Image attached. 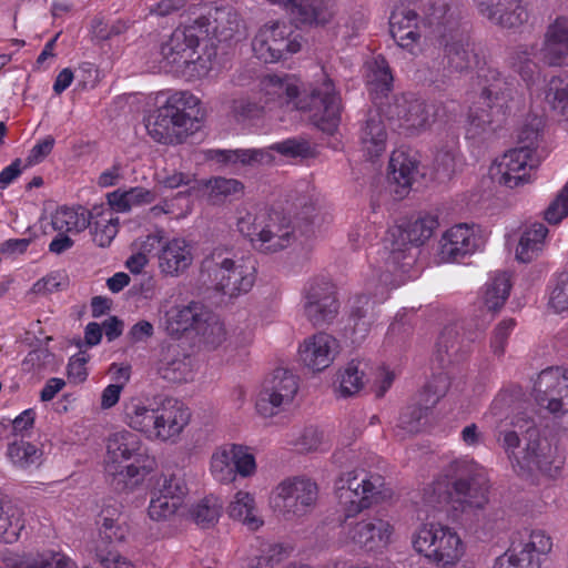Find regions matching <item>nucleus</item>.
I'll list each match as a JSON object with an SVG mask.
<instances>
[{"label": "nucleus", "instance_id": "nucleus-58", "mask_svg": "<svg viewBox=\"0 0 568 568\" xmlns=\"http://www.w3.org/2000/svg\"><path fill=\"white\" fill-rule=\"evenodd\" d=\"M182 504L181 500H173L153 490L148 508L149 517L155 521L169 520L176 514Z\"/></svg>", "mask_w": 568, "mask_h": 568}, {"label": "nucleus", "instance_id": "nucleus-21", "mask_svg": "<svg viewBox=\"0 0 568 568\" xmlns=\"http://www.w3.org/2000/svg\"><path fill=\"white\" fill-rule=\"evenodd\" d=\"M346 528L347 540L365 551H378L385 548L393 534V526L377 516L347 524Z\"/></svg>", "mask_w": 568, "mask_h": 568}, {"label": "nucleus", "instance_id": "nucleus-45", "mask_svg": "<svg viewBox=\"0 0 568 568\" xmlns=\"http://www.w3.org/2000/svg\"><path fill=\"white\" fill-rule=\"evenodd\" d=\"M90 210L60 207L52 216V227L57 232L80 233L90 226Z\"/></svg>", "mask_w": 568, "mask_h": 568}, {"label": "nucleus", "instance_id": "nucleus-25", "mask_svg": "<svg viewBox=\"0 0 568 568\" xmlns=\"http://www.w3.org/2000/svg\"><path fill=\"white\" fill-rule=\"evenodd\" d=\"M338 341L327 333H316L306 337L298 347V357L305 367L313 372L327 368L338 354Z\"/></svg>", "mask_w": 568, "mask_h": 568}, {"label": "nucleus", "instance_id": "nucleus-18", "mask_svg": "<svg viewBox=\"0 0 568 568\" xmlns=\"http://www.w3.org/2000/svg\"><path fill=\"white\" fill-rule=\"evenodd\" d=\"M385 115L389 121H396L399 128L410 133L425 130L435 121L433 106L413 95L395 97L385 106Z\"/></svg>", "mask_w": 568, "mask_h": 568}, {"label": "nucleus", "instance_id": "nucleus-13", "mask_svg": "<svg viewBox=\"0 0 568 568\" xmlns=\"http://www.w3.org/2000/svg\"><path fill=\"white\" fill-rule=\"evenodd\" d=\"M542 159L541 153H529L525 149L515 148L493 164L490 174L495 181L506 187L521 186L532 181L531 171L539 166Z\"/></svg>", "mask_w": 568, "mask_h": 568}, {"label": "nucleus", "instance_id": "nucleus-11", "mask_svg": "<svg viewBox=\"0 0 568 568\" xmlns=\"http://www.w3.org/2000/svg\"><path fill=\"white\" fill-rule=\"evenodd\" d=\"M298 390L297 377L286 368H276L260 390L255 407L263 417H272L291 405Z\"/></svg>", "mask_w": 568, "mask_h": 568}, {"label": "nucleus", "instance_id": "nucleus-26", "mask_svg": "<svg viewBox=\"0 0 568 568\" xmlns=\"http://www.w3.org/2000/svg\"><path fill=\"white\" fill-rule=\"evenodd\" d=\"M538 55L548 67L568 63V17H557L547 26Z\"/></svg>", "mask_w": 568, "mask_h": 568}, {"label": "nucleus", "instance_id": "nucleus-24", "mask_svg": "<svg viewBox=\"0 0 568 568\" xmlns=\"http://www.w3.org/2000/svg\"><path fill=\"white\" fill-rule=\"evenodd\" d=\"M511 425L520 430L523 438L526 440L524 456L520 459L521 465L518 466L521 468L535 467L541 471L548 470L550 460L546 450L549 449V446L542 443L535 420L525 414H518L511 418Z\"/></svg>", "mask_w": 568, "mask_h": 568}, {"label": "nucleus", "instance_id": "nucleus-42", "mask_svg": "<svg viewBox=\"0 0 568 568\" xmlns=\"http://www.w3.org/2000/svg\"><path fill=\"white\" fill-rule=\"evenodd\" d=\"M548 229L542 223H532L523 232L517 250L516 257L520 262L529 263L538 256L544 250Z\"/></svg>", "mask_w": 568, "mask_h": 568}, {"label": "nucleus", "instance_id": "nucleus-33", "mask_svg": "<svg viewBox=\"0 0 568 568\" xmlns=\"http://www.w3.org/2000/svg\"><path fill=\"white\" fill-rule=\"evenodd\" d=\"M156 464H128L121 466L116 463H106L105 474L110 486L118 493L133 491L144 478L154 470Z\"/></svg>", "mask_w": 568, "mask_h": 568}, {"label": "nucleus", "instance_id": "nucleus-34", "mask_svg": "<svg viewBox=\"0 0 568 568\" xmlns=\"http://www.w3.org/2000/svg\"><path fill=\"white\" fill-rule=\"evenodd\" d=\"M490 22L503 28H516L528 21L529 13L523 0H499L490 7H483V13Z\"/></svg>", "mask_w": 568, "mask_h": 568}, {"label": "nucleus", "instance_id": "nucleus-56", "mask_svg": "<svg viewBox=\"0 0 568 568\" xmlns=\"http://www.w3.org/2000/svg\"><path fill=\"white\" fill-rule=\"evenodd\" d=\"M369 90L377 94H386L390 91L393 85V74L386 60L382 57H377L368 74L367 80Z\"/></svg>", "mask_w": 568, "mask_h": 568}, {"label": "nucleus", "instance_id": "nucleus-4", "mask_svg": "<svg viewBox=\"0 0 568 568\" xmlns=\"http://www.w3.org/2000/svg\"><path fill=\"white\" fill-rule=\"evenodd\" d=\"M237 231L262 253H276L293 245L297 240V226L283 211L252 207L239 211Z\"/></svg>", "mask_w": 568, "mask_h": 568}, {"label": "nucleus", "instance_id": "nucleus-20", "mask_svg": "<svg viewBox=\"0 0 568 568\" xmlns=\"http://www.w3.org/2000/svg\"><path fill=\"white\" fill-rule=\"evenodd\" d=\"M444 2L437 0L429 6L424 19L412 9H402L393 12L389 20L390 34L398 47L416 55L420 50L422 27H427L428 13L435 6Z\"/></svg>", "mask_w": 568, "mask_h": 568}, {"label": "nucleus", "instance_id": "nucleus-37", "mask_svg": "<svg viewBox=\"0 0 568 568\" xmlns=\"http://www.w3.org/2000/svg\"><path fill=\"white\" fill-rule=\"evenodd\" d=\"M115 211L109 205H95L90 210V229L94 243L100 247L111 244L119 231V217Z\"/></svg>", "mask_w": 568, "mask_h": 568}, {"label": "nucleus", "instance_id": "nucleus-50", "mask_svg": "<svg viewBox=\"0 0 568 568\" xmlns=\"http://www.w3.org/2000/svg\"><path fill=\"white\" fill-rule=\"evenodd\" d=\"M534 48L528 45H518L509 57V64L521 79L529 83L538 75V64L531 59Z\"/></svg>", "mask_w": 568, "mask_h": 568}, {"label": "nucleus", "instance_id": "nucleus-9", "mask_svg": "<svg viewBox=\"0 0 568 568\" xmlns=\"http://www.w3.org/2000/svg\"><path fill=\"white\" fill-rule=\"evenodd\" d=\"M384 477L366 470H354L343 475L336 484V495L345 518L354 517L382 498Z\"/></svg>", "mask_w": 568, "mask_h": 568}, {"label": "nucleus", "instance_id": "nucleus-55", "mask_svg": "<svg viewBox=\"0 0 568 568\" xmlns=\"http://www.w3.org/2000/svg\"><path fill=\"white\" fill-rule=\"evenodd\" d=\"M233 456L230 445L220 448L212 455L211 473L217 481L227 484L235 479Z\"/></svg>", "mask_w": 568, "mask_h": 568}, {"label": "nucleus", "instance_id": "nucleus-46", "mask_svg": "<svg viewBox=\"0 0 568 568\" xmlns=\"http://www.w3.org/2000/svg\"><path fill=\"white\" fill-rule=\"evenodd\" d=\"M23 527L21 510L9 500H0V540L17 541Z\"/></svg>", "mask_w": 568, "mask_h": 568}, {"label": "nucleus", "instance_id": "nucleus-30", "mask_svg": "<svg viewBox=\"0 0 568 568\" xmlns=\"http://www.w3.org/2000/svg\"><path fill=\"white\" fill-rule=\"evenodd\" d=\"M97 525L95 554L100 547L106 549L105 552L114 550V547L123 542L129 534V527L123 520L122 514L115 507H104L98 517Z\"/></svg>", "mask_w": 568, "mask_h": 568}, {"label": "nucleus", "instance_id": "nucleus-16", "mask_svg": "<svg viewBox=\"0 0 568 568\" xmlns=\"http://www.w3.org/2000/svg\"><path fill=\"white\" fill-rule=\"evenodd\" d=\"M532 396L540 408L551 414L568 412V371L544 369L534 384Z\"/></svg>", "mask_w": 568, "mask_h": 568}, {"label": "nucleus", "instance_id": "nucleus-28", "mask_svg": "<svg viewBox=\"0 0 568 568\" xmlns=\"http://www.w3.org/2000/svg\"><path fill=\"white\" fill-rule=\"evenodd\" d=\"M386 286H382L381 296L373 300L371 296L362 294L349 300V311L347 318V329L352 332L354 342L364 339L374 322L377 318L376 304L382 303L386 296Z\"/></svg>", "mask_w": 568, "mask_h": 568}, {"label": "nucleus", "instance_id": "nucleus-64", "mask_svg": "<svg viewBox=\"0 0 568 568\" xmlns=\"http://www.w3.org/2000/svg\"><path fill=\"white\" fill-rule=\"evenodd\" d=\"M449 387L448 377L445 374L434 376L420 393V402L427 407H434L445 396Z\"/></svg>", "mask_w": 568, "mask_h": 568}, {"label": "nucleus", "instance_id": "nucleus-41", "mask_svg": "<svg viewBox=\"0 0 568 568\" xmlns=\"http://www.w3.org/2000/svg\"><path fill=\"white\" fill-rule=\"evenodd\" d=\"M108 205L116 213H126L134 206L151 204L156 199V193L152 190L136 186L129 190H115L106 195Z\"/></svg>", "mask_w": 568, "mask_h": 568}, {"label": "nucleus", "instance_id": "nucleus-44", "mask_svg": "<svg viewBox=\"0 0 568 568\" xmlns=\"http://www.w3.org/2000/svg\"><path fill=\"white\" fill-rule=\"evenodd\" d=\"M229 516L243 523L250 530H257L263 519L257 514L254 497L245 491H237L227 508Z\"/></svg>", "mask_w": 568, "mask_h": 568}, {"label": "nucleus", "instance_id": "nucleus-8", "mask_svg": "<svg viewBox=\"0 0 568 568\" xmlns=\"http://www.w3.org/2000/svg\"><path fill=\"white\" fill-rule=\"evenodd\" d=\"M415 550L439 566L455 565L464 555V544L455 529L440 523L419 526L413 538Z\"/></svg>", "mask_w": 568, "mask_h": 568}, {"label": "nucleus", "instance_id": "nucleus-51", "mask_svg": "<svg viewBox=\"0 0 568 568\" xmlns=\"http://www.w3.org/2000/svg\"><path fill=\"white\" fill-rule=\"evenodd\" d=\"M195 333L205 345L211 347L221 345L226 337L223 323L207 310H205V315L201 317Z\"/></svg>", "mask_w": 568, "mask_h": 568}, {"label": "nucleus", "instance_id": "nucleus-22", "mask_svg": "<svg viewBox=\"0 0 568 568\" xmlns=\"http://www.w3.org/2000/svg\"><path fill=\"white\" fill-rule=\"evenodd\" d=\"M479 237L474 225L460 223L448 229L439 241L438 260L443 263L459 262L478 248Z\"/></svg>", "mask_w": 568, "mask_h": 568}, {"label": "nucleus", "instance_id": "nucleus-12", "mask_svg": "<svg viewBox=\"0 0 568 568\" xmlns=\"http://www.w3.org/2000/svg\"><path fill=\"white\" fill-rule=\"evenodd\" d=\"M438 226L436 216L426 214L409 222L405 227L396 226L390 230L394 239L388 256V263L395 267L410 266L414 258L408 253V245L419 246L429 240Z\"/></svg>", "mask_w": 568, "mask_h": 568}, {"label": "nucleus", "instance_id": "nucleus-1", "mask_svg": "<svg viewBox=\"0 0 568 568\" xmlns=\"http://www.w3.org/2000/svg\"><path fill=\"white\" fill-rule=\"evenodd\" d=\"M260 98L266 106L290 105L308 113L314 125L333 133L341 120V98L333 81L322 72V78L300 93L295 80L285 75H266L260 81Z\"/></svg>", "mask_w": 568, "mask_h": 568}, {"label": "nucleus", "instance_id": "nucleus-47", "mask_svg": "<svg viewBox=\"0 0 568 568\" xmlns=\"http://www.w3.org/2000/svg\"><path fill=\"white\" fill-rule=\"evenodd\" d=\"M7 566L9 568H77L71 559L54 552L10 559Z\"/></svg>", "mask_w": 568, "mask_h": 568}, {"label": "nucleus", "instance_id": "nucleus-3", "mask_svg": "<svg viewBox=\"0 0 568 568\" xmlns=\"http://www.w3.org/2000/svg\"><path fill=\"white\" fill-rule=\"evenodd\" d=\"M478 100L469 109L467 134L471 138L495 131L510 109L516 93L513 80L493 67L477 73Z\"/></svg>", "mask_w": 568, "mask_h": 568}, {"label": "nucleus", "instance_id": "nucleus-52", "mask_svg": "<svg viewBox=\"0 0 568 568\" xmlns=\"http://www.w3.org/2000/svg\"><path fill=\"white\" fill-rule=\"evenodd\" d=\"M209 189V201L214 204H222L226 200L241 195L244 185L241 181L226 178H214L206 184Z\"/></svg>", "mask_w": 568, "mask_h": 568}, {"label": "nucleus", "instance_id": "nucleus-49", "mask_svg": "<svg viewBox=\"0 0 568 568\" xmlns=\"http://www.w3.org/2000/svg\"><path fill=\"white\" fill-rule=\"evenodd\" d=\"M544 121L541 118L534 116L527 121L518 133V146L529 153H541L546 156V150L540 148L542 141Z\"/></svg>", "mask_w": 568, "mask_h": 568}, {"label": "nucleus", "instance_id": "nucleus-61", "mask_svg": "<svg viewBox=\"0 0 568 568\" xmlns=\"http://www.w3.org/2000/svg\"><path fill=\"white\" fill-rule=\"evenodd\" d=\"M154 491L165 495L173 500L183 501L187 495L189 488L182 475L163 474L156 481Z\"/></svg>", "mask_w": 568, "mask_h": 568}, {"label": "nucleus", "instance_id": "nucleus-39", "mask_svg": "<svg viewBox=\"0 0 568 568\" xmlns=\"http://www.w3.org/2000/svg\"><path fill=\"white\" fill-rule=\"evenodd\" d=\"M203 315H205V308L200 303L173 306L165 313L166 331L171 335H179L189 329L195 332Z\"/></svg>", "mask_w": 568, "mask_h": 568}, {"label": "nucleus", "instance_id": "nucleus-23", "mask_svg": "<svg viewBox=\"0 0 568 568\" xmlns=\"http://www.w3.org/2000/svg\"><path fill=\"white\" fill-rule=\"evenodd\" d=\"M190 409L175 398H164L156 406L151 439L166 442L178 437L190 423Z\"/></svg>", "mask_w": 568, "mask_h": 568}, {"label": "nucleus", "instance_id": "nucleus-7", "mask_svg": "<svg viewBox=\"0 0 568 568\" xmlns=\"http://www.w3.org/2000/svg\"><path fill=\"white\" fill-rule=\"evenodd\" d=\"M488 485L484 474L473 466L458 467L457 477L449 481L438 479L425 493V500L433 505L449 504L462 510L483 508L488 501Z\"/></svg>", "mask_w": 568, "mask_h": 568}, {"label": "nucleus", "instance_id": "nucleus-59", "mask_svg": "<svg viewBox=\"0 0 568 568\" xmlns=\"http://www.w3.org/2000/svg\"><path fill=\"white\" fill-rule=\"evenodd\" d=\"M546 102L552 110L558 111L560 114L568 113V81L559 77H552L546 89Z\"/></svg>", "mask_w": 568, "mask_h": 568}, {"label": "nucleus", "instance_id": "nucleus-6", "mask_svg": "<svg viewBox=\"0 0 568 568\" xmlns=\"http://www.w3.org/2000/svg\"><path fill=\"white\" fill-rule=\"evenodd\" d=\"M255 261L229 250L215 248L202 262V273L207 274L215 291L237 297L251 291L255 283Z\"/></svg>", "mask_w": 568, "mask_h": 568}, {"label": "nucleus", "instance_id": "nucleus-27", "mask_svg": "<svg viewBox=\"0 0 568 568\" xmlns=\"http://www.w3.org/2000/svg\"><path fill=\"white\" fill-rule=\"evenodd\" d=\"M196 20L207 22V33L203 34V40L214 39L219 43H232L245 36L244 22L239 12L231 7L216 8L210 18L200 17Z\"/></svg>", "mask_w": 568, "mask_h": 568}, {"label": "nucleus", "instance_id": "nucleus-36", "mask_svg": "<svg viewBox=\"0 0 568 568\" xmlns=\"http://www.w3.org/2000/svg\"><path fill=\"white\" fill-rule=\"evenodd\" d=\"M156 406L148 405L146 400L132 397L123 403L122 419L131 429L151 438L154 430Z\"/></svg>", "mask_w": 568, "mask_h": 568}, {"label": "nucleus", "instance_id": "nucleus-32", "mask_svg": "<svg viewBox=\"0 0 568 568\" xmlns=\"http://www.w3.org/2000/svg\"><path fill=\"white\" fill-rule=\"evenodd\" d=\"M388 169V180L395 185L396 199H404L418 174L417 160L404 150H395L390 155Z\"/></svg>", "mask_w": 568, "mask_h": 568}, {"label": "nucleus", "instance_id": "nucleus-60", "mask_svg": "<svg viewBox=\"0 0 568 568\" xmlns=\"http://www.w3.org/2000/svg\"><path fill=\"white\" fill-rule=\"evenodd\" d=\"M496 432V439L498 445L504 449L507 454L509 460L513 465H521V460L517 455L516 450L520 446V430L509 423V427L503 428L501 424L498 425Z\"/></svg>", "mask_w": 568, "mask_h": 568}, {"label": "nucleus", "instance_id": "nucleus-29", "mask_svg": "<svg viewBox=\"0 0 568 568\" xmlns=\"http://www.w3.org/2000/svg\"><path fill=\"white\" fill-rule=\"evenodd\" d=\"M106 453V463L121 464L131 460L130 464H142V460H145V464H155L142 440L129 430L112 434L108 439Z\"/></svg>", "mask_w": 568, "mask_h": 568}, {"label": "nucleus", "instance_id": "nucleus-5", "mask_svg": "<svg viewBox=\"0 0 568 568\" xmlns=\"http://www.w3.org/2000/svg\"><path fill=\"white\" fill-rule=\"evenodd\" d=\"M199 104L189 91L170 93L165 101L148 118L149 135L162 144H180L193 132L194 121L187 110Z\"/></svg>", "mask_w": 568, "mask_h": 568}, {"label": "nucleus", "instance_id": "nucleus-10", "mask_svg": "<svg viewBox=\"0 0 568 568\" xmlns=\"http://www.w3.org/2000/svg\"><path fill=\"white\" fill-rule=\"evenodd\" d=\"M300 36L284 21L262 26L252 41L256 58L265 63L277 62L301 50Z\"/></svg>", "mask_w": 568, "mask_h": 568}, {"label": "nucleus", "instance_id": "nucleus-14", "mask_svg": "<svg viewBox=\"0 0 568 568\" xmlns=\"http://www.w3.org/2000/svg\"><path fill=\"white\" fill-rule=\"evenodd\" d=\"M552 549V540L544 530H532L527 540L513 542L496 559L495 568H540L541 556Z\"/></svg>", "mask_w": 568, "mask_h": 568}, {"label": "nucleus", "instance_id": "nucleus-57", "mask_svg": "<svg viewBox=\"0 0 568 568\" xmlns=\"http://www.w3.org/2000/svg\"><path fill=\"white\" fill-rule=\"evenodd\" d=\"M361 362L352 361L338 375V392L341 396L348 397L357 394L364 386V372L359 368Z\"/></svg>", "mask_w": 568, "mask_h": 568}, {"label": "nucleus", "instance_id": "nucleus-63", "mask_svg": "<svg viewBox=\"0 0 568 568\" xmlns=\"http://www.w3.org/2000/svg\"><path fill=\"white\" fill-rule=\"evenodd\" d=\"M264 109L262 98L242 97L234 99L231 104L233 115L242 120L258 118Z\"/></svg>", "mask_w": 568, "mask_h": 568}, {"label": "nucleus", "instance_id": "nucleus-43", "mask_svg": "<svg viewBox=\"0 0 568 568\" xmlns=\"http://www.w3.org/2000/svg\"><path fill=\"white\" fill-rule=\"evenodd\" d=\"M511 281L509 273L505 271L495 272L485 285L483 304L490 313L499 311L507 301Z\"/></svg>", "mask_w": 568, "mask_h": 568}, {"label": "nucleus", "instance_id": "nucleus-35", "mask_svg": "<svg viewBox=\"0 0 568 568\" xmlns=\"http://www.w3.org/2000/svg\"><path fill=\"white\" fill-rule=\"evenodd\" d=\"M381 110H369L361 132L363 150L369 158L381 155L386 148L387 132L383 113Z\"/></svg>", "mask_w": 568, "mask_h": 568}, {"label": "nucleus", "instance_id": "nucleus-54", "mask_svg": "<svg viewBox=\"0 0 568 568\" xmlns=\"http://www.w3.org/2000/svg\"><path fill=\"white\" fill-rule=\"evenodd\" d=\"M430 407L419 400L418 404H409L403 408L398 418V428L407 434L419 433L426 424V417Z\"/></svg>", "mask_w": 568, "mask_h": 568}, {"label": "nucleus", "instance_id": "nucleus-19", "mask_svg": "<svg viewBox=\"0 0 568 568\" xmlns=\"http://www.w3.org/2000/svg\"><path fill=\"white\" fill-rule=\"evenodd\" d=\"M317 494L316 483L308 478L287 479L276 488L275 506L287 515L302 516L314 506Z\"/></svg>", "mask_w": 568, "mask_h": 568}, {"label": "nucleus", "instance_id": "nucleus-38", "mask_svg": "<svg viewBox=\"0 0 568 568\" xmlns=\"http://www.w3.org/2000/svg\"><path fill=\"white\" fill-rule=\"evenodd\" d=\"M469 353V342L460 338L456 327H445L436 344V358L445 367L463 361Z\"/></svg>", "mask_w": 568, "mask_h": 568}, {"label": "nucleus", "instance_id": "nucleus-31", "mask_svg": "<svg viewBox=\"0 0 568 568\" xmlns=\"http://www.w3.org/2000/svg\"><path fill=\"white\" fill-rule=\"evenodd\" d=\"M159 268L165 276H179L193 261L191 247L182 237L166 240L158 252Z\"/></svg>", "mask_w": 568, "mask_h": 568}, {"label": "nucleus", "instance_id": "nucleus-15", "mask_svg": "<svg viewBox=\"0 0 568 568\" xmlns=\"http://www.w3.org/2000/svg\"><path fill=\"white\" fill-rule=\"evenodd\" d=\"M304 314L314 326H324L336 317L339 303L334 285L325 278H313L304 287Z\"/></svg>", "mask_w": 568, "mask_h": 568}, {"label": "nucleus", "instance_id": "nucleus-48", "mask_svg": "<svg viewBox=\"0 0 568 568\" xmlns=\"http://www.w3.org/2000/svg\"><path fill=\"white\" fill-rule=\"evenodd\" d=\"M6 455L14 467L28 469L41 465L43 453L36 445L19 440L8 445Z\"/></svg>", "mask_w": 568, "mask_h": 568}, {"label": "nucleus", "instance_id": "nucleus-2", "mask_svg": "<svg viewBox=\"0 0 568 568\" xmlns=\"http://www.w3.org/2000/svg\"><path fill=\"white\" fill-rule=\"evenodd\" d=\"M427 24L442 52L440 60L429 67L430 80L446 84L455 74L469 72L478 55L459 18L446 2H440L428 13Z\"/></svg>", "mask_w": 568, "mask_h": 568}, {"label": "nucleus", "instance_id": "nucleus-40", "mask_svg": "<svg viewBox=\"0 0 568 568\" xmlns=\"http://www.w3.org/2000/svg\"><path fill=\"white\" fill-rule=\"evenodd\" d=\"M207 158L225 165L255 166L272 162V155L263 149L210 150Z\"/></svg>", "mask_w": 568, "mask_h": 568}, {"label": "nucleus", "instance_id": "nucleus-62", "mask_svg": "<svg viewBox=\"0 0 568 568\" xmlns=\"http://www.w3.org/2000/svg\"><path fill=\"white\" fill-rule=\"evenodd\" d=\"M293 548L283 544L264 542L257 556V566L261 568H274L287 559Z\"/></svg>", "mask_w": 568, "mask_h": 568}, {"label": "nucleus", "instance_id": "nucleus-17", "mask_svg": "<svg viewBox=\"0 0 568 568\" xmlns=\"http://www.w3.org/2000/svg\"><path fill=\"white\" fill-rule=\"evenodd\" d=\"M207 22L195 20L192 24L176 28L170 38L161 44L160 53L169 65H187L203 34L207 33Z\"/></svg>", "mask_w": 568, "mask_h": 568}, {"label": "nucleus", "instance_id": "nucleus-53", "mask_svg": "<svg viewBox=\"0 0 568 568\" xmlns=\"http://www.w3.org/2000/svg\"><path fill=\"white\" fill-rule=\"evenodd\" d=\"M159 374L170 383H186L193 379L192 361L189 356H181L163 362L159 367Z\"/></svg>", "mask_w": 568, "mask_h": 568}]
</instances>
